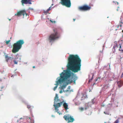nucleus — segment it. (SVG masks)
Masks as SVG:
<instances>
[{"label": "nucleus", "mask_w": 123, "mask_h": 123, "mask_svg": "<svg viewBox=\"0 0 123 123\" xmlns=\"http://www.w3.org/2000/svg\"><path fill=\"white\" fill-rule=\"evenodd\" d=\"M81 60L77 55H70L68 58V69L74 73L81 70Z\"/></svg>", "instance_id": "f257e3e1"}, {"label": "nucleus", "mask_w": 123, "mask_h": 123, "mask_svg": "<svg viewBox=\"0 0 123 123\" xmlns=\"http://www.w3.org/2000/svg\"><path fill=\"white\" fill-rule=\"evenodd\" d=\"M64 72H62L60 75V78L56 81V84L55 85L56 86L54 87L53 90L55 91L57 88L59 83L61 84L65 81L67 79L70 77L71 76V73L69 71L67 70H64Z\"/></svg>", "instance_id": "f03ea898"}, {"label": "nucleus", "mask_w": 123, "mask_h": 123, "mask_svg": "<svg viewBox=\"0 0 123 123\" xmlns=\"http://www.w3.org/2000/svg\"><path fill=\"white\" fill-rule=\"evenodd\" d=\"M58 98L59 97L58 96V95L57 94H56L54 98V104L53 105V106L55 107V109L56 111V112L58 113H59V109L58 108L59 107H60L63 104V107L65 110H67L68 109V104L66 102L64 103V101L60 102L59 103H57L55 104L56 103L60 101V99Z\"/></svg>", "instance_id": "7ed1b4c3"}, {"label": "nucleus", "mask_w": 123, "mask_h": 123, "mask_svg": "<svg viewBox=\"0 0 123 123\" xmlns=\"http://www.w3.org/2000/svg\"><path fill=\"white\" fill-rule=\"evenodd\" d=\"M24 43L23 40H20L17 41L16 42L14 43L13 45V48L12 52L15 53L18 51L22 47V45Z\"/></svg>", "instance_id": "20e7f679"}, {"label": "nucleus", "mask_w": 123, "mask_h": 123, "mask_svg": "<svg viewBox=\"0 0 123 123\" xmlns=\"http://www.w3.org/2000/svg\"><path fill=\"white\" fill-rule=\"evenodd\" d=\"M53 31L54 33L51 34L48 38V40L50 43L54 41L55 40L58 39L60 37L56 29H54Z\"/></svg>", "instance_id": "39448f33"}, {"label": "nucleus", "mask_w": 123, "mask_h": 123, "mask_svg": "<svg viewBox=\"0 0 123 123\" xmlns=\"http://www.w3.org/2000/svg\"><path fill=\"white\" fill-rule=\"evenodd\" d=\"M63 117L66 121L68 122V123H72L74 120L73 116H72L69 114L65 115Z\"/></svg>", "instance_id": "423d86ee"}, {"label": "nucleus", "mask_w": 123, "mask_h": 123, "mask_svg": "<svg viewBox=\"0 0 123 123\" xmlns=\"http://www.w3.org/2000/svg\"><path fill=\"white\" fill-rule=\"evenodd\" d=\"M61 3L63 5L69 7L71 6V3L70 0H61Z\"/></svg>", "instance_id": "0eeeda50"}, {"label": "nucleus", "mask_w": 123, "mask_h": 123, "mask_svg": "<svg viewBox=\"0 0 123 123\" xmlns=\"http://www.w3.org/2000/svg\"><path fill=\"white\" fill-rule=\"evenodd\" d=\"M27 15V14L26 13L25 11L24 10L19 11L17 14L15 15V16H18L22 15H23V16L25 15L26 16Z\"/></svg>", "instance_id": "6e6552de"}, {"label": "nucleus", "mask_w": 123, "mask_h": 123, "mask_svg": "<svg viewBox=\"0 0 123 123\" xmlns=\"http://www.w3.org/2000/svg\"><path fill=\"white\" fill-rule=\"evenodd\" d=\"M21 2L23 5L24 4H31V2L30 0H22L21 1Z\"/></svg>", "instance_id": "1a4fd4ad"}, {"label": "nucleus", "mask_w": 123, "mask_h": 123, "mask_svg": "<svg viewBox=\"0 0 123 123\" xmlns=\"http://www.w3.org/2000/svg\"><path fill=\"white\" fill-rule=\"evenodd\" d=\"M117 84L119 87H121L123 85V82L121 80L117 82Z\"/></svg>", "instance_id": "9d476101"}, {"label": "nucleus", "mask_w": 123, "mask_h": 123, "mask_svg": "<svg viewBox=\"0 0 123 123\" xmlns=\"http://www.w3.org/2000/svg\"><path fill=\"white\" fill-rule=\"evenodd\" d=\"M5 58L6 61L7 62L8 61V60L11 59L12 57H11L8 56L7 55H5Z\"/></svg>", "instance_id": "9b49d317"}, {"label": "nucleus", "mask_w": 123, "mask_h": 123, "mask_svg": "<svg viewBox=\"0 0 123 123\" xmlns=\"http://www.w3.org/2000/svg\"><path fill=\"white\" fill-rule=\"evenodd\" d=\"M85 11H86L90 10L91 8L90 6H88L86 5H84Z\"/></svg>", "instance_id": "f8f14e48"}, {"label": "nucleus", "mask_w": 123, "mask_h": 123, "mask_svg": "<svg viewBox=\"0 0 123 123\" xmlns=\"http://www.w3.org/2000/svg\"><path fill=\"white\" fill-rule=\"evenodd\" d=\"M18 59V57L17 56L13 60V62L14 64H18V62L19 61L18 60H17V59Z\"/></svg>", "instance_id": "ddd939ff"}, {"label": "nucleus", "mask_w": 123, "mask_h": 123, "mask_svg": "<svg viewBox=\"0 0 123 123\" xmlns=\"http://www.w3.org/2000/svg\"><path fill=\"white\" fill-rule=\"evenodd\" d=\"M79 10L81 11H85L84 6H80L79 7Z\"/></svg>", "instance_id": "4468645a"}, {"label": "nucleus", "mask_w": 123, "mask_h": 123, "mask_svg": "<svg viewBox=\"0 0 123 123\" xmlns=\"http://www.w3.org/2000/svg\"><path fill=\"white\" fill-rule=\"evenodd\" d=\"M114 43V45L113 47V48L114 49H115V48L117 47H118V46L117 43V42L116 41H115Z\"/></svg>", "instance_id": "2eb2a0df"}, {"label": "nucleus", "mask_w": 123, "mask_h": 123, "mask_svg": "<svg viewBox=\"0 0 123 123\" xmlns=\"http://www.w3.org/2000/svg\"><path fill=\"white\" fill-rule=\"evenodd\" d=\"M24 118H20L18 120H17V122H18L19 121H20V122H22L24 121Z\"/></svg>", "instance_id": "dca6fc26"}, {"label": "nucleus", "mask_w": 123, "mask_h": 123, "mask_svg": "<svg viewBox=\"0 0 123 123\" xmlns=\"http://www.w3.org/2000/svg\"><path fill=\"white\" fill-rule=\"evenodd\" d=\"M122 44H119V48H120L119 49V51H122V52H123V49H121V47L122 46Z\"/></svg>", "instance_id": "f3484780"}, {"label": "nucleus", "mask_w": 123, "mask_h": 123, "mask_svg": "<svg viewBox=\"0 0 123 123\" xmlns=\"http://www.w3.org/2000/svg\"><path fill=\"white\" fill-rule=\"evenodd\" d=\"M49 12L48 11L47 9L46 11H43V13H44L45 14H47V13H48Z\"/></svg>", "instance_id": "a211bd4d"}, {"label": "nucleus", "mask_w": 123, "mask_h": 123, "mask_svg": "<svg viewBox=\"0 0 123 123\" xmlns=\"http://www.w3.org/2000/svg\"><path fill=\"white\" fill-rule=\"evenodd\" d=\"M66 87V86L65 85H63L61 87V88L63 89L65 88Z\"/></svg>", "instance_id": "6ab92c4d"}, {"label": "nucleus", "mask_w": 123, "mask_h": 123, "mask_svg": "<svg viewBox=\"0 0 123 123\" xmlns=\"http://www.w3.org/2000/svg\"><path fill=\"white\" fill-rule=\"evenodd\" d=\"M27 108L29 109L31 108L32 107V106L30 105H28L27 106Z\"/></svg>", "instance_id": "aec40b11"}, {"label": "nucleus", "mask_w": 123, "mask_h": 123, "mask_svg": "<svg viewBox=\"0 0 123 123\" xmlns=\"http://www.w3.org/2000/svg\"><path fill=\"white\" fill-rule=\"evenodd\" d=\"M119 122V120L118 119H117L113 123H118Z\"/></svg>", "instance_id": "412c9836"}, {"label": "nucleus", "mask_w": 123, "mask_h": 123, "mask_svg": "<svg viewBox=\"0 0 123 123\" xmlns=\"http://www.w3.org/2000/svg\"><path fill=\"white\" fill-rule=\"evenodd\" d=\"M10 40H9L8 41H6V44H9V43L10 42Z\"/></svg>", "instance_id": "4be33fe9"}, {"label": "nucleus", "mask_w": 123, "mask_h": 123, "mask_svg": "<svg viewBox=\"0 0 123 123\" xmlns=\"http://www.w3.org/2000/svg\"><path fill=\"white\" fill-rule=\"evenodd\" d=\"M79 109L80 111H82L83 110L84 108L83 107H81L79 108Z\"/></svg>", "instance_id": "5701e85b"}, {"label": "nucleus", "mask_w": 123, "mask_h": 123, "mask_svg": "<svg viewBox=\"0 0 123 123\" xmlns=\"http://www.w3.org/2000/svg\"><path fill=\"white\" fill-rule=\"evenodd\" d=\"M26 119L27 120H30H30H31V118L30 117H27L26 118Z\"/></svg>", "instance_id": "b1692460"}, {"label": "nucleus", "mask_w": 123, "mask_h": 123, "mask_svg": "<svg viewBox=\"0 0 123 123\" xmlns=\"http://www.w3.org/2000/svg\"><path fill=\"white\" fill-rule=\"evenodd\" d=\"M5 86H1V90H0V91H2V89H3V88H5Z\"/></svg>", "instance_id": "393cba45"}, {"label": "nucleus", "mask_w": 123, "mask_h": 123, "mask_svg": "<svg viewBox=\"0 0 123 123\" xmlns=\"http://www.w3.org/2000/svg\"><path fill=\"white\" fill-rule=\"evenodd\" d=\"M121 24L120 25H119L118 26H117V28H118L119 27V26L120 27H121L122 26Z\"/></svg>", "instance_id": "a878e982"}, {"label": "nucleus", "mask_w": 123, "mask_h": 123, "mask_svg": "<svg viewBox=\"0 0 123 123\" xmlns=\"http://www.w3.org/2000/svg\"><path fill=\"white\" fill-rule=\"evenodd\" d=\"M104 113L105 114H108V115L109 114V113H108V112L106 113L105 112H104Z\"/></svg>", "instance_id": "bb28decb"}, {"label": "nucleus", "mask_w": 123, "mask_h": 123, "mask_svg": "<svg viewBox=\"0 0 123 123\" xmlns=\"http://www.w3.org/2000/svg\"><path fill=\"white\" fill-rule=\"evenodd\" d=\"M48 11H49L51 10V7H49L48 9H47Z\"/></svg>", "instance_id": "cd10ccee"}, {"label": "nucleus", "mask_w": 123, "mask_h": 123, "mask_svg": "<svg viewBox=\"0 0 123 123\" xmlns=\"http://www.w3.org/2000/svg\"><path fill=\"white\" fill-rule=\"evenodd\" d=\"M92 79H90L89 80L88 82L89 83L91 81Z\"/></svg>", "instance_id": "c85d7f7f"}, {"label": "nucleus", "mask_w": 123, "mask_h": 123, "mask_svg": "<svg viewBox=\"0 0 123 123\" xmlns=\"http://www.w3.org/2000/svg\"><path fill=\"white\" fill-rule=\"evenodd\" d=\"M59 92L60 93H62V90H61L60 91V92Z\"/></svg>", "instance_id": "c756f323"}, {"label": "nucleus", "mask_w": 123, "mask_h": 123, "mask_svg": "<svg viewBox=\"0 0 123 123\" xmlns=\"http://www.w3.org/2000/svg\"><path fill=\"white\" fill-rule=\"evenodd\" d=\"M120 23L121 24H123V22L120 21Z\"/></svg>", "instance_id": "7c9ffc66"}, {"label": "nucleus", "mask_w": 123, "mask_h": 123, "mask_svg": "<svg viewBox=\"0 0 123 123\" xmlns=\"http://www.w3.org/2000/svg\"><path fill=\"white\" fill-rule=\"evenodd\" d=\"M70 86H69L68 88V89H70Z\"/></svg>", "instance_id": "2f4dec72"}, {"label": "nucleus", "mask_w": 123, "mask_h": 123, "mask_svg": "<svg viewBox=\"0 0 123 123\" xmlns=\"http://www.w3.org/2000/svg\"><path fill=\"white\" fill-rule=\"evenodd\" d=\"M121 77H123V73L122 74V75L121 76Z\"/></svg>", "instance_id": "473e14b6"}, {"label": "nucleus", "mask_w": 123, "mask_h": 123, "mask_svg": "<svg viewBox=\"0 0 123 123\" xmlns=\"http://www.w3.org/2000/svg\"><path fill=\"white\" fill-rule=\"evenodd\" d=\"M50 21L52 23H53V21H52L51 20H50Z\"/></svg>", "instance_id": "72a5a7b5"}, {"label": "nucleus", "mask_w": 123, "mask_h": 123, "mask_svg": "<svg viewBox=\"0 0 123 123\" xmlns=\"http://www.w3.org/2000/svg\"><path fill=\"white\" fill-rule=\"evenodd\" d=\"M73 20H74V21H75V19H74H74H73Z\"/></svg>", "instance_id": "f704fd0d"}, {"label": "nucleus", "mask_w": 123, "mask_h": 123, "mask_svg": "<svg viewBox=\"0 0 123 123\" xmlns=\"http://www.w3.org/2000/svg\"><path fill=\"white\" fill-rule=\"evenodd\" d=\"M35 68V66H33V68Z\"/></svg>", "instance_id": "c9c22d12"}, {"label": "nucleus", "mask_w": 123, "mask_h": 123, "mask_svg": "<svg viewBox=\"0 0 123 123\" xmlns=\"http://www.w3.org/2000/svg\"><path fill=\"white\" fill-rule=\"evenodd\" d=\"M66 92H68V90H66Z\"/></svg>", "instance_id": "e433bc0d"}, {"label": "nucleus", "mask_w": 123, "mask_h": 123, "mask_svg": "<svg viewBox=\"0 0 123 123\" xmlns=\"http://www.w3.org/2000/svg\"><path fill=\"white\" fill-rule=\"evenodd\" d=\"M74 83H75V80H74Z\"/></svg>", "instance_id": "4c0bfd02"}, {"label": "nucleus", "mask_w": 123, "mask_h": 123, "mask_svg": "<svg viewBox=\"0 0 123 123\" xmlns=\"http://www.w3.org/2000/svg\"><path fill=\"white\" fill-rule=\"evenodd\" d=\"M1 81V79H0V81Z\"/></svg>", "instance_id": "58836bf2"}, {"label": "nucleus", "mask_w": 123, "mask_h": 123, "mask_svg": "<svg viewBox=\"0 0 123 123\" xmlns=\"http://www.w3.org/2000/svg\"><path fill=\"white\" fill-rule=\"evenodd\" d=\"M9 21H10L11 20V19H9Z\"/></svg>", "instance_id": "ea45409f"}, {"label": "nucleus", "mask_w": 123, "mask_h": 123, "mask_svg": "<svg viewBox=\"0 0 123 123\" xmlns=\"http://www.w3.org/2000/svg\"><path fill=\"white\" fill-rule=\"evenodd\" d=\"M19 60H20V58H19Z\"/></svg>", "instance_id": "a19ab883"}, {"label": "nucleus", "mask_w": 123, "mask_h": 123, "mask_svg": "<svg viewBox=\"0 0 123 123\" xmlns=\"http://www.w3.org/2000/svg\"><path fill=\"white\" fill-rule=\"evenodd\" d=\"M73 82V81H71V82Z\"/></svg>", "instance_id": "79ce46f5"}, {"label": "nucleus", "mask_w": 123, "mask_h": 123, "mask_svg": "<svg viewBox=\"0 0 123 123\" xmlns=\"http://www.w3.org/2000/svg\"><path fill=\"white\" fill-rule=\"evenodd\" d=\"M117 11H118V9H117Z\"/></svg>", "instance_id": "37998d69"}, {"label": "nucleus", "mask_w": 123, "mask_h": 123, "mask_svg": "<svg viewBox=\"0 0 123 123\" xmlns=\"http://www.w3.org/2000/svg\"><path fill=\"white\" fill-rule=\"evenodd\" d=\"M30 0L31 1V0Z\"/></svg>", "instance_id": "c03bdc74"}, {"label": "nucleus", "mask_w": 123, "mask_h": 123, "mask_svg": "<svg viewBox=\"0 0 123 123\" xmlns=\"http://www.w3.org/2000/svg\"><path fill=\"white\" fill-rule=\"evenodd\" d=\"M122 32H123V30L122 31Z\"/></svg>", "instance_id": "a18cd8bd"}, {"label": "nucleus", "mask_w": 123, "mask_h": 123, "mask_svg": "<svg viewBox=\"0 0 123 123\" xmlns=\"http://www.w3.org/2000/svg\"><path fill=\"white\" fill-rule=\"evenodd\" d=\"M117 29H116V31H117Z\"/></svg>", "instance_id": "49530a36"}, {"label": "nucleus", "mask_w": 123, "mask_h": 123, "mask_svg": "<svg viewBox=\"0 0 123 123\" xmlns=\"http://www.w3.org/2000/svg\"><path fill=\"white\" fill-rule=\"evenodd\" d=\"M12 76H11V77H12Z\"/></svg>", "instance_id": "de8ad7c7"}, {"label": "nucleus", "mask_w": 123, "mask_h": 123, "mask_svg": "<svg viewBox=\"0 0 123 123\" xmlns=\"http://www.w3.org/2000/svg\"><path fill=\"white\" fill-rule=\"evenodd\" d=\"M85 109H86V108H85Z\"/></svg>", "instance_id": "09e8293b"}, {"label": "nucleus", "mask_w": 123, "mask_h": 123, "mask_svg": "<svg viewBox=\"0 0 123 123\" xmlns=\"http://www.w3.org/2000/svg\"><path fill=\"white\" fill-rule=\"evenodd\" d=\"M97 80H96V81Z\"/></svg>", "instance_id": "8fccbe9b"}]
</instances>
